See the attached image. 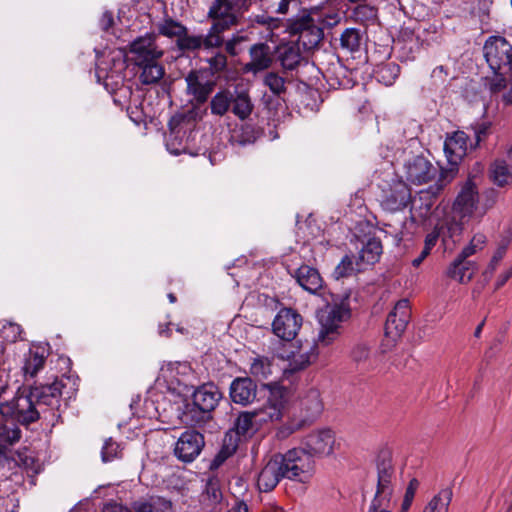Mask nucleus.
<instances>
[{"label": "nucleus", "instance_id": "1", "mask_svg": "<svg viewBox=\"0 0 512 512\" xmlns=\"http://www.w3.org/2000/svg\"><path fill=\"white\" fill-rule=\"evenodd\" d=\"M64 384L56 379L51 384L32 386L27 394H17L9 401L0 403V415L5 420L28 426L40 418V414L59 407Z\"/></svg>", "mask_w": 512, "mask_h": 512}, {"label": "nucleus", "instance_id": "2", "mask_svg": "<svg viewBox=\"0 0 512 512\" xmlns=\"http://www.w3.org/2000/svg\"><path fill=\"white\" fill-rule=\"evenodd\" d=\"M156 34L147 32L130 42V62L137 68L142 85L157 84L165 75V68L159 62L164 51L157 45Z\"/></svg>", "mask_w": 512, "mask_h": 512}, {"label": "nucleus", "instance_id": "3", "mask_svg": "<svg viewBox=\"0 0 512 512\" xmlns=\"http://www.w3.org/2000/svg\"><path fill=\"white\" fill-rule=\"evenodd\" d=\"M223 394L213 382L198 386L192 401L184 405L182 420L190 426H202L212 419V412L218 406Z\"/></svg>", "mask_w": 512, "mask_h": 512}, {"label": "nucleus", "instance_id": "4", "mask_svg": "<svg viewBox=\"0 0 512 512\" xmlns=\"http://www.w3.org/2000/svg\"><path fill=\"white\" fill-rule=\"evenodd\" d=\"M351 291L343 294H333L332 302L318 314L320 330L318 341L325 346L330 345L339 335L340 324L348 321L352 316L350 304Z\"/></svg>", "mask_w": 512, "mask_h": 512}, {"label": "nucleus", "instance_id": "5", "mask_svg": "<svg viewBox=\"0 0 512 512\" xmlns=\"http://www.w3.org/2000/svg\"><path fill=\"white\" fill-rule=\"evenodd\" d=\"M377 489L367 512H392L395 469L391 452L381 450L376 457Z\"/></svg>", "mask_w": 512, "mask_h": 512}, {"label": "nucleus", "instance_id": "6", "mask_svg": "<svg viewBox=\"0 0 512 512\" xmlns=\"http://www.w3.org/2000/svg\"><path fill=\"white\" fill-rule=\"evenodd\" d=\"M285 27L290 36H297L294 42L301 44L305 51L317 47L324 37L323 29L316 23L310 11L305 8L289 18Z\"/></svg>", "mask_w": 512, "mask_h": 512}, {"label": "nucleus", "instance_id": "7", "mask_svg": "<svg viewBox=\"0 0 512 512\" xmlns=\"http://www.w3.org/2000/svg\"><path fill=\"white\" fill-rule=\"evenodd\" d=\"M378 187L380 189L379 202L384 211L396 213L412 204L410 187L395 175H390V179H383Z\"/></svg>", "mask_w": 512, "mask_h": 512}, {"label": "nucleus", "instance_id": "8", "mask_svg": "<svg viewBox=\"0 0 512 512\" xmlns=\"http://www.w3.org/2000/svg\"><path fill=\"white\" fill-rule=\"evenodd\" d=\"M286 478L300 483H307L314 472V457L301 446L285 453L276 454Z\"/></svg>", "mask_w": 512, "mask_h": 512}, {"label": "nucleus", "instance_id": "9", "mask_svg": "<svg viewBox=\"0 0 512 512\" xmlns=\"http://www.w3.org/2000/svg\"><path fill=\"white\" fill-rule=\"evenodd\" d=\"M282 265L287 273L295 279L296 283L305 291L316 294L323 288L324 280L315 267L302 262L298 254H291L284 257Z\"/></svg>", "mask_w": 512, "mask_h": 512}, {"label": "nucleus", "instance_id": "10", "mask_svg": "<svg viewBox=\"0 0 512 512\" xmlns=\"http://www.w3.org/2000/svg\"><path fill=\"white\" fill-rule=\"evenodd\" d=\"M484 57L494 73L512 75V44L503 36H489L483 46Z\"/></svg>", "mask_w": 512, "mask_h": 512}, {"label": "nucleus", "instance_id": "11", "mask_svg": "<svg viewBox=\"0 0 512 512\" xmlns=\"http://www.w3.org/2000/svg\"><path fill=\"white\" fill-rule=\"evenodd\" d=\"M468 136L464 131H455L448 135L444 142V153L449 164L448 169H442L439 182H450L458 171V165L466 155Z\"/></svg>", "mask_w": 512, "mask_h": 512}, {"label": "nucleus", "instance_id": "12", "mask_svg": "<svg viewBox=\"0 0 512 512\" xmlns=\"http://www.w3.org/2000/svg\"><path fill=\"white\" fill-rule=\"evenodd\" d=\"M268 390L265 403L256 408L260 414V421H279L284 415L287 403V389L278 384H264Z\"/></svg>", "mask_w": 512, "mask_h": 512}, {"label": "nucleus", "instance_id": "13", "mask_svg": "<svg viewBox=\"0 0 512 512\" xmlns=\"http://www.w3.org/2000/svg\"><path fill=\"white\" fill-rule=\"evenodd\" d=\"M112 54V66L109 71L106 72L104 68H101L97 64L96 76L98 81H100L102 77H105L107 81L106 86L111 85L113 90H122L125 88L126 82L124 72L128 67V52L125 46H119Z\"/></svg>", "mask_w": 512, "mask_h": 512}, {"label": "nucleus", "instance_id": "14", "mask_svg": "<svg viewBox=\"0 0 512 512\" xmlns=\"http://www.w3.org/2000/svg\"><path fill=\"white\" fill-rule=\"evenodd\" d=\"M204 446V435L197 430L188 429L178 438L174 447V455L183 463H191L200 455Z\"/></svg>", "mask_w": 512, "mask_h": 512}, {"label": "nucleus", "instance_id": "15", "mask_svg": "<svg viewBox=\"0 0 512 512\" xmlns=\"http://www.w3.org/2000/svg\"><path fill=\"white\" fill-rule=\"evenodd\" d=\"M207 17L214 22L210 26L217 35L222 34L233 26L240 24V16L232 10L228 0H214L211 4Z\"/></svg>", "mask_w": 512, "mask_h": 512}, {"label": "nucleus", "instance_id": "16", "mask_svg": "<svg viewBox=\"0 0 512 512\" xmlns=\"http://www.w3.org/2000/svg\"><path fill=\"white\" fill-rule=\"evenodd\" d=\"M303 323L302 316L293 308H282L276 314L272 328L276 336L285 341H292Z\"/></svg>", "mask_w": 512, "mask_h": 512}, {"label": "nucleus", "instance_id": "17", "mask_svg": "<svg viewBox=\"0 0 512 512\" xmlns=\"http://www.w3.org/2000/svg\"><path fill=\"white\" fill-rule=\"evenodd\" d=\"M411 311L408 299L399 300L388 314L385 322V335L393 342L401 338L409 323Z\"/></svg>", "mask_w": 512, "mask_h": 512}, {"label": "nucleus", "instance_id": "18", "mask_svg": "<svg viewBox=\"0 0 512 512\" xmlns=\"http://www.w3.org/2000/svg\"><path fill=\"white\" fill-rule=\"evenodd\" d=\"M223 36L217 35L209 28L206 35H190L188 28L185 29V35L182 34L180 39L176 41L178 50L182 52H196L200 49L211 50L223 46Z\"/></svg>", "mask_w": 512, "mask_h": 512}, {"label": "nucleus", "instance_id": "19", "mask_svg": "<svg viewBox=\"0 0 512 512\" xmlns=\"http://www.w3.org/2000/svg\"><path fill=\"white\" fill-rule=\"evenodd\" d=\"M301 445L313 457L329 456L334 450L335 433L330 428L314 430L303 438Z\"/></svg>", "mask_w": 512, "mask_h": 512}, {"label": "nucleus", "instance_id": "20", "mask_svg": "<svg viewBox=\"0 0 512 512\" xmlns=\"http://www.w3.org/2000/svg\"><path fill=\"white\" fill-rule=\"evenodd\" d=\"M404 168L407 180L418 185L432 181L439 172V169L423 155L409 158Z\"/></svg>", "mask_w": 512, "mask_h": 512}, {"label": "nucleus", "instance_id": "21", "mask_svg": "<svg viewBox=\"0 0 512 512\" xmlns=\"http://www.w3.org/2000/svg\"><path fill=\"white\" fill-rule=\"evenodd\" d=\"M250 61L243 66L245 73L256 76L268 70L274 63V52L266 42H258L249 48Z\"/></svg>", "mask_w": 512, "mask_h": 512}, {"label": "nucleus", "instance_id": "22", "mask_svg": "<svg viewBox=\"0 0 512 512\" xmlns=\"http://www.w3.org/2000/svg\"><path fill=\"white\" fill-rule=\"evenodd\" d=\"M479 202V192L472 177L464 181L453 203V211L461 217L471 216Z\"/></svg>", "mask_w": 512, "mask_h": 512}, {"label": "nucleus", "instance_id": "23", "mask_svg": "<svg viewBox=\"0 0 512 512\" xmlns=\"http://www.w3.org/2000/svg\"><path fill=\"white\" fill-rule=\"evenodd\" d=\"M286 473L276 454L273 455L258 475L257 486L261 492H270L278 485Z\"/></svg>", "mask_w": 512, "mask_h": 512}, {"label": "nucleus", "instance_id": "24", "mask_svg": "<svg viewBox=\"0 0 512 512\" xmlns=\"http://www.w3.org/2000/svg\"><path fill=\"white\" fill-rule=\"evenodd\" d=\"M229 395L235 404L247 406L257 396V384L250 377H236L230 384Z\"/></svg>", "mask_w": 512, "mask_h": 512}, {"label": "nucleus", "instance_id": "25", "mask_svg": "<svg viewBox=\"0 0 512 512\" xmlns=\"http://www.w3.org/2000/svg\"><path fill=\"white\" fill-rule=\"evenodd\" d=\"M301 44L294 41L280 42L273 49L274 60L279 62L284 71L295 70L302 60Z\"/></svg>", "mask_w": 512, "mask_h": 512}, {"label": "nucleus", "instance_id": "26", "mask_svg": "<svg viewBox=\"0 0 512 512\" xmlns=\"http://www.w3.org/2000/svg\"><path fill=\"white\" fill-rule=\"evenodd\" d=\"M263 134V130L256 124L245 122L230 131L228 142L235 148H243L254 144Z\"/></svg>", "mask_w": 512, "mask_h": 512}, {"label": "nucleus", "instance_id": "27", "mask_svg": "<svg viewBox=\"0 0 512 512\" xmlns=\"http://www.w3.org/2000/svg\"><path fill=\"white\" fill-rule=\"evenodd\" d=\"M318 356L316 343H307V349L300 347L297 353L292 352L288 359L284 375H292L307 368Z\"/></svg>", "mask_w": 512, "mask_h": 512}, {"label": "nucleus", "instance_id": "28", "mask_svg": "<svg viewBox=\"0 0 512 512\" xmlns=\"http://www.w3.org/2000/svg\"><path fill=\"white\" fill-rule=\"evenodd\" d=\"M303 421L315 420L323 411V402L318 389H309L299 401Z\"/></svg>", "mask_w": 512, "mask_h": 512}, {"label": "nucleus", "instance_id": "29", "mask_svg": "<svg viewBox=\"0 0 512 512\" xmlns=\"http://www.w3.org/2000/svg\"><path fill=\"white\" fill-rule=\"evenodd\" d=\"M185 80L188 92L193 95L197 103L202 104L206 102L214 89V83L211 81L201 82L198 72L195 70L190 71Z\"/></svg>", "mask_w": 512, "mask_h": 512}, {"label": "nucleus", "instance_id": "30", "mask_svg": "<svg viewBox=\"0 0 512 512\" xmlns=\"http://www.w3.org/2000/svg\"><path fill=\"white\" fill-rule=\"evenodd\" d=\"M260 414L257 409L253 411L240 412L234 421L232 429L239 435L245 437L252 435L257 430V424L261 423Z\"/></svg>", "mask_w": 512, "mask_h": 512}, {"label": "nucleus", "instance_id": "31", "mask_svg": "<svg viewBox=\"0 0 512 512\" xmlns=\"http://www.w3.org/2000/svg\"><path fill=\"white\" fill-rule=\"evenodd\" d=\"M383 253V246L380 238L370 237L359 252L357 266L361 263L373 265L377 263Z\"/></svg>", "mask_w": 512, "mask_h": 512}, {"label": "nucleus", "instance_id": "32", "mask_svg": "<svg viewBox=\"0 0 512 512\" xmlns=\"http://www.w3.org/2000/svg\"><path fill=\"white\" fill-rule=\"evenodd\" d=\"M232 98L231 112L240 120L247 119L254 109L249 93L236 90L232 93Z\"/></svg>", "mask_w": 512, "mask_h": 512}, {"label": "nucleus", "instance_id": "33", "mask_svg": "<svg viewBox=\"0 0 512 512\" xmlns=\"http://www.w3.org/2000/svg\"><path fill=\"white\" fill-rule=\"evenodd\" d=\"M186 26L169 16L166 12L164 13V17L157 24L158 34L164 36L169 39L176 38V41L180 39L182 34L185 35Z\"/></svg>", "mask_w": 512, "mask_h": 512}, {"label": "nucleus", "instance_id": "34", "mask_svg": "<svg viewBox=\"0 0 512 512\" xmlns=\"http://www.w3.org/2000/svg\"><path fill=\"white\" fill-rule=\"evenodd\" d=\"M477 266L473 261H463L454 268V261L447 268L448 277L457 280L460 283H468L473 278Z\"/></svg>", "mask_w": 512, "mask_h": 512}, {"label": "nucleus", "instance_id": "35", "mask_svg": "<svg viewBox=\"0 0 512 512\" xmlns=\"http://www.w3.org/2000/svg\"><path fill=\"white\" fill-rule=\"evenodd\" d=\"M241 437L242 436L235 432V430L232 428L229 429L224 435L221 449L216 455L214 461L221 464L232 456L238 448Z\"/></svg>", "mask_w": 512, "mask_h": 512}, {"label": "nucleus", "instance_id": "36", "mask_svg": "<svg viewBox=\"0 0 512 512\" xmlns=\"http://www.w3.org/2000/svg\"><path fill=\"white\" fill-rule=\"evenodd\" d=\"M490 178L499 187H505L512 183V166L504 160H496L490 168Z\"/></svg>", "mask_w": 512, "mask_h": 512}, {"label": "nucleus", "instance_id": "37", "mask_svg": "<svg viewBox=\"0 0 512 512\" xmlns=\"http://www.w3.org/2000/svg\"><path fill=\"white\" fill-rule=\"evenodd\" d=\"M233 102L232 92L229 90H221L217 92L210 101L211 113L216 116H223L229 110Z\"/></svg>", "mask_w": 512, "mask_h": 512}, {"label": "nucleus", "instance_id": "38", "mask_svg": "<svg viewBox=\"0 0 512 512\" xmlns=\"http://www.w3.org/2000/svg\"><path fill=\"white\" fill-rule=\"evenodd\" d=\"M453 497L452 488L447 487L442 489L432 500L427 504L423 512H448L449 504Z\"/></svg>", "mask_w": 512, "mask_h": 512}, {"label": "nucleus", "instance_id": "39", "mask_svg": "<svg viewBox=\"0 0 512 512\" xmlns=\"http://www.w3.org/2000/svg\"><path fill=\"white\" fill-rule=\"evenodd\" d=\"M362 35L357 28H346L340 36V46L351 53L360 49Z\"/></svg>", "mask_w": 512, "mask_h": 512}, {"label": "nucleus", "instance_id": "40", "mask_svg": "<svg viewBox=\"0 0 512 512\" xmlns=\"http://www.w3.org/2000/svg\"><path fill=\"white\" fill-rule=\"evenodd\" d=\"M22 437L21 429L16 425L0 426V449L8 451V449L20 441Z\"/></svg>", "mask_w": 512, "mask_h": 512}, {"label": "nucleus", "instance_id": "41", "mask_svg": "<svg viewBox=\"0 0 512 512\" xmlns=\"http://www.w3.org/2000/svg\"><path fill=\"white\" fill-rule=\"evenodd\" d=\"M45 364V356L38 351L29 350L25 357L23 371L25 376L34 377Z\"/></svg>", "mask_w": 512, "mask_h": 512}, {"label": "nucleus", "instance_id": "42", "mask_svg": "<svg viewBox=\"0 0 512 512\" xmlns=\"http://www.w3.org/2000/svg\"><path fill=\"white\" fill-rule=\"evenodd\" d=\"M263 83L278 97L287 91L285 78L276 72H268L263 79Z\"/></svg>", "mask_w": 512, "mask_h": 512}, {"label": "nucleus", "instance_id": "43", "mask_svg": "<svg viewBox=\"0 0 512 512\" xmlns=\"http://www.w3.org/2000/svg\"><path fill=\"white\" fill-rule=\"evenodd\" d=\"M249 371L257 379H267L271 374V362L264 357L254 358Z\"/></svg>", "mask_w": 512, "mask_h": 512}, {"label": "nucleus", "instance_id": "44", "mask_svg": "<svg viewBox=\"0 0 512 512\" xmlns=\"http://www.w3.org/2000/svg\"><path fill=\"white\" fill-rule=\"evenodd\" d=\"M400 73L399 65L395 63H387L380 66L376 71L377 78L385 85H391Z\"/></svg>", "mask_w": 512, "mask_h": 512}, {"label": "nucleus", "instance_id": "45", "mask_svg": "<svg viewBox=\"0 0 512 512\" xmlns=\"http://www.w3.org/2000/svg\"><path fill=\"white\" fill-rule=\"evenodd\" d=\"M204 495L210 501L211 504H218L222 500V491L220 487V482L216 477H210L204 489Z\"/></svg>", "mask_w": 512, "mask_h": 512}, {"label": "nucleus", "instance_id": "46", "mask_svg": "<svg viewBox=\"0 0 512 512\" xmlns=\"http://www.w3.org/2000/svg\"><path fill=\"white\" fill-rule=\"evenodd\" d=\"M353 255H345L342 257L339 264L333 271V276L336 279L345 278L351 276L355 272Z\"/></svg>", "mask_w": 512, "mask_h": 512}, {"label": "nucleus", "instance_id": "47", "mask_svg": "<svg viewBox=\"0 0 512 512\" xmlns=\"http://www.w3.org/2000/svg\"><path fill=\"white\" fill-rule=\"evenodd\" d=\"M352 15L357 21L366 22L377 16V9L365 3H358L352 10Z\"/></svg>", "mask_w": 512, "mask_h": 512}, {"label": "nucleus", "instance_id": "48", "mask_svg": "<svg viewBox=\"0 0 512 512\" xmlns=\"http://www.w3.org/2000/svg\"><path fill=\"white\" fill-rule=\"evenodd\" d=\"M179 134L180 131L171 130L166 142L168 151L173 155H180L186 150V145L183 143V139Z\"/></svg>", "mask_w": 512, "mask_h": 512}, {"label": "nucleus", "instance_id": "49", "mask_svg": "<svg viewBox=\"0 0 512 512\" xmlns=\"http://www.w3.org/2000/svg\"><path fill=\"white\" fill-rule=\"evenodd\" d=\"M251 25H261L270 30L276 29L279 27L280 20L278 18L269 16L267 12L262 14L252 15L248 18Z\"/></svg>", "mask_w": 512, "mask_h": 512}, {"label": "nucleus", "instance_id": "50", "mask_svg": "<svg viewBox=\"0 0 512 512\" xmlns=\"http://www.w3.org/2000/svg\"><path fill=\"white\" fill-rule=\"evenodd\" d=\"M509 245V240L508 239H504L502 240V242L500 243V245L498 246L497 250L494 252L491 260H490V263L487 267V270L485 271V275H492L493 272L496 270L499 262L503 259V257L505 256V253H506V250H507V247Z\"/></svg>", "mask_w": 512, "mask_h": 512}, {"label": "nucleus", "instance_id": "51", "mask_svg": "<svg viewBox=\"0 0 512 512\" xmlns=\"http://www.w3.org/2000/svg\"><path fill=\"white\" fill-rule=\"evenodd\" d=\"M121 450L119 448L118 443L113 441L112 438H108L102 447L101 450V458L103 462H109L114 460L119 456Z\"/></svg>", "mask_w": 512, "mask_h": 512}, {"label": "nucleus", "instance_id": "52", "mask_svg": "<svg viewBox=\"0 0 512 512\" xmlns=\"http://www.w3.org/2000/svg\"><path fill=\"white\" fill-rule=\"evenodd\" d=\"M440 238L442 239L443 243H445V228L437 224L432 229V231L426 235L424 240V248L432 251Z\"/></svg>", "mask_w": 512, "mask_h": 512}, {"label": "nucleus", "instance_id": "53", "mask_svg": "<svg viewBox=\"0 0 512 512\" xmlns=\"http://www.w3.org/2000/svg\"><path fill=\"white\" fill-rule=\"evenodd\" d=\"M149 503L152 512H173L172 502L161 496H150Z\"/></svg>", "mask_w": 512, "mask_h": 512}, {"label": "nucleus", "instance_id": "54", "mask_svg": "<svg viewBox=\"0 0 512 512\" xmlns=\"http://www.w3.org/2000/svg\"><path fill=\"white\" fill-rule=\"evenodd\" d=\"M207 63L212 73H221L227 68V57L225 54L218 52L213 57L208 58Z\"/></svg>", "mask_w": 512, "mask_h": 512}, {"label": "nucleus", "instance_id": "55", "mask_svg": "<svg viewBox=\"0 0 512 512\" xmlns=\"http://www.w3.org/2000/svg\"><path fill=\"white\" fill-rule=\"evenodd\" d=\"M439 226L445 228V238L449 237L454 240L455 237L461 235L463 230V225L461 222L456 220L446 221L444 224H439Z\"/></svg>", "mask_w": 512, "mask_h": 512}, {"label": "nucleus", "instance_id": "56", "mask_svg": "<svg viewBox=\"0 0 512 512\" xmlns=\"http://www.w3.org/2000/svg\"><path fill=\"white\" fill-rule=\"evenodd\" d=\"M419 201L422 202L419 207H416L415 206L416 202L412 201L411 209H416V210L419 209L420 216L421 217H425V216H427L429 214V212H430V210L432 208V205H433L432 199H431V197H430L428 192H426V193L421 192L420 195H419Z\"/></svg>", "mask_w": 512, "mask_h": 512}, {"label": "nucleus", "instance_id": "57", "mask_svg": "<svg viewBox=\"0 0 512 512\" xmlns=\"http://www.w3.org/2000/svg\"><path fill=\"white\" fill-rule=\"evenodd\" d=\"M478 249V245L474 243V241H471L469 245L464 247L462 251L457 255V257L454 259V267L458 264H460L463 261H469L468 257L472 256L476 253Z\"/></svg>", "mask_w": 512, "mask_h": 512}, {"label": "nucleus", "instance_id": "58", "mask_svg": "<svg viewBox=\"0 0 512 512\" xmlns=\"http://www.w3.org/2000/svg\"><path fill=\"white\" fill-rule=\"evenodd\" d=\"M232 10L240 17L248 12L252 6V0H228Z\"/></svg>", "mask_w": 512, "mask_h": 512}, {"label": "nucleus", "instance_id": "59", "mask_svg": "<svg viewBox=\"0 0 512 512\" xmlns=\"http://www.w3.org/2000/svg\"><path fill=\"white\" fill-rule=\"evenodd\" d=\"M494 74L496 75V78L491 83L490 89L493 92H499V91L503 90L504 88H506V86H507L506 77L508 76L512 79V75L511 74H499V73H494Z\"/></svg>", "mask_w": 512, "mask_h": 512}, {"label": "nucleus", "instance_id": "60", "mask_svg": "<svg viewBox=\"0 0 512 512\" xmlns=\"http://www.w3.org/2000/svg\"><path fill=\"white\" fill-rule=\"evenodd\" d=\"M102 512H128V508L121 503L109 501L103 505Z\"/></svg>", "mask_w": 512, "mask_h": 512}, {"label": "nucleus", "instance_id": "61", "mask_svg": "<svg viewBox=\"0 0 512 512\" xmlns=\"http://www.w3.org/2000/svg\"><path fill=\"white\" fill-rule=\"evenodd\" d=\"M99 24L102 30L108 31V29L111 28L114 24L112 13L105 11L99 20Z\"/></svg>", "mask_w": 512, "mask_h": 512}, {"label": "nucleus", "instance_id": "62", "mask_svg": "<svg viewBox=\"0 0 512 512\" xmlns=\"http://www.w3.org/2000/svg\"><path fill=\"white\" fill-rule=\"evenodd\" d=\"M418 486L419 481L416 478L411 479L406 488L404 499H406L407 501H413Z\"/></svg>", "mask_w": 512, "mask_h": 512}, {"label": "nucleus", "instance_id": "63", "mask_svg": "<svg viewBox=\"0 0 512 512\" xmlns=\"http://www.w3.org/2000/svg\"><path fill=\"white\" fill-rule=\"evenodd\" d=\"M132 508L135 512H152V507L149 499L138 500L132 503Z\"/></svg>", "mask_w": 512, "mask_h": 512}, {"label": "nucleus", "instance_id": "64", "mask_svg": "<svg viewBox=\"0 0 512 512\" xmlns=\"http://www.w3.org/2000/svg\"><path fill=\"white\" fill-rule=\"evenodd\" d=\"M510 278H512V266L498 276L497 281L495 283V290H498L501 287H503Z\"/></svg>", "mask_w": 512, "mask_h": 512}]
</instances>
